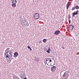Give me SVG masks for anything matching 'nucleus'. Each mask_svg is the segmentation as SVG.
Listing matches in <instances>:
<instances>
[{
	"label": "nucleus",
	"instance_id": "obj_1",
	"mask_svg": "<svg viewBox=\"0 0 79 79\" xmlns=\"http://www.w3.org/2000/svg\"><path fill=\"white\" fill-rule=\"evenodd\" d=\"M34 17L36 19H38L40 17V15L38 13H36L34 15Z\"/></svg>",
	"mask_w": 79,
	"mask_h": 79
},
{
	"label": "nucleus",
	"instance_id": "obj_2",
	"mask_svg": "<svg viewBox=\"0 0 79 79\" xmlns=\"http://www.w3.org/2000/svg\"><path fill=\"white\" fill-rule=\"evenodd\" d=\"M78 12L79 10H78L77 11H76L75 12L74 11L73 13H72V14H73L72 15V17H75V18H76V16H75V15H78Z\"/></svg>",
	"mask_w": 79,
	"mask_h": 79
},
{
	"label": "nucleus",
	"instance_id": "obj_3",
	"mask_svg": "<svg viewBox=\"0 0 79 79\" xmlns=\"http://www.w3.org/2000/svg\"><path fill=\"white\" fill-rule=\"evenodd\" d=\"M56 66H54L51 68V71H55V70H56Z\"/></svg>",
	"mask_w": 79,
	"mask_h": 79
},
{
	"label": "nucleus",
	"instance_id": "obj_4",
	"mask_svg": "<svg viewBox=\"0 0 79 79\" xmlns=\"http://www.w3.org/2000/svg\"><path fill=\"white\" fill-rule=\"evenodd\" d=\"M74 29V26L72 25H70L69 26V29L72 31Z\"/></svg>",
	"mask_w": 79,
	"mask_h": 79
},
{
	"label": "nucleus",
	"instance_id": "obj_5",
	"mask_svg": "<svg viewBox=\"0 0 79 79\" xmlns=\"http://www.w3.org/2000/svg\"><path fill=\"white\" fill-rule=\"evenodd\" d=\"M60 30H57L55 32L54 34L55 35H58L60 34Z\"/></svg>",
	"mask_w": 79,
	"mask_h": 79
},
{
	"label": "nucleus",
	"instance_id": "obj_6",
	"mask_svg": "<svg viewBox=\"0 0 79 79\" xmlns=\"http://www.w3.org/2000/svg\"><path fill=\"white\" fill-rule=\"evenodd\" d=\"M18 55V52H15L14 53V56L15 58H16Z\"/></svg>",
	"mask_w": 79,
	"mask_h": 79
},
{
	"label": "nucleus",
	"instance_id": "obj_7",
	"mask_svg": "<svg viewBox=\"0 0 79 79\" xmlns=\"http://www.w3.org/2000/svg\"><path fill=\"white\" fill-rule=\"evenodd\" d=\"M16 3H12V6L13 8H15L16 6Z\"/></svg>",
	"mask_w": 79,
	"mask_h": 79
},
{
	"label": "nucleus",
	"instance_id": "obj_8",
	"mask_svg": "<svg viewBox=\"0 0 79 79\" xmlns=\"http://www.w3.org/2000/svg\"><path fill=\"white\" fill-rule=\"evenodd\" d=\"M48 60L49 59H47L46 61V64L47 65H49V63H50V61H48Z\"/></svg>",
	"mask_w": 79,
	"mask_h": 79
},
{
	"label": "nucleus",
	"instance_id": "obj_9",
	"mask_svg": "<svg viewBox=\"0 0 79 79\" xmlns=\"http://www.w3.org/2000/svg\"><path fill=\"white\" fill-rule=\"evenodd\" d=\"M26 23H24L23 25H25V26H29V23H28L27 21H26Z\"/></svg>",
	"mask_w": 79,
	"mask_h": 79
},
{
	"label": "nucleus",
	"instance_id": "obj_10",
	"mask_svg": "<svg viewBox=\"0 0 79 79\" xmlns=\"http://www.w3.org/2000/svg\"><path fill=\"white\" fill-rule=\"evenodd\" d=\"M12 3H17V1L16 0H12Z\"/></svg>",
	"mask_w": 79,
	"mask_h": 79
},
{
	"label": "nucleus",
	"instance_id": "obj_11",
	"mask_svg": "<svg viewBox=\"0 0 79 79\" xmlns=\"http://www.w3.org/2000/svg\"><path fill=\"white\" fill-rule=\"evenodd\" d=\"M69 2H68L66 5V8L67 10H68V8H69Z\"/></svg>",
	"mask_w": 79,
	"mask_h": 79
},
{
	"label": "nucleus",
	"instance_id": "obj_12",
	"mask_svg": "<svg viewBox=\"0 0 79 79\" xmlns=\"http://www.w3.org/2000/svg\"><path fill=\"white\" fill-rule=\"evenodd\" d=\"M11 51H9V52H9L8 53V55H12L11 54Z\"/></svg>",
	"mask_w": 79,
	"mask_h": 79
},
{
	"label": "nucleus",
	"instance_id": "obj_13",
	"mask_svg": "<svg viewBox=\"0 0 79 79\" xmlns=\"http://www.w3.org/2000/svg\"><path fill=\"white\" fill-rule=\"evenodd\" d=\"M43 42L44 43H46L47 42V39H44L43 40Z\"/></svg>",
	"mask_w": 79,
	"mask_h": 79
},
{
	"label": "nucleus",
	"instance_id": "obj_14",
	"mask_svg": "<svg viewBox=\"0 0 79 79\" xmlns=\"http://www.w3.org/2000/svg\"><path fill=\"white\" fill-rule=\"evenodd\" d=\"M75 7V9L76 10H78V9H79V6H78V5L76 6Z\"/></svg>",
	"mask_w": 79,
	"mask_h": 79
},
{
	"label": "nucleus",
	"instance_id": "obj_15",
	"mask_svg": "<svg viewBox=\"0 0 79 79\" xmlns=\"http://www.w3.org/2000/svg\"><path fill=\"white\" fill-rule=\"evenodd\" d=\"M46 52L48 53H50V50L48 49L47 51H46Z\"/></svg>",
	"mask_w": 79,
	"mask_h": 79
},
{
	"label": "nucleus",
	"instance_id": "obj_16",
	"mask_svg": "<svg viewBox=\"0 0 79 79\" xmlns=\"http://www.w3.org/2000/svg\"><path fill=\"white\" fill-rule=\"evenodd\" d=\"M48 60V61H49L50 62H52V60H51V59H50V58H48L47 60Z\"/></svg>",
	"mask_w": 79,
	"mask_h": 79
},
{
	"label": "nucleus",
	"instance_id": "obj_17",
	"mask_svg": "<svg viewBox=\"0 0 79 79\" xmlns=\"http://www.w3.org/2000/svg\"><path fill=\"white\" fill-rule=\"evenodd\" d=\"M9 52H7L6 53L4 54V55H5V56L6 55H8V53Z\"/></svg>",
	"mask_w": 79,
	"mask_h": 79
},
{
	"label": "nucleus",
	"instance_id": "obj_18",
	"mask_svg": "<svg viewBox=\"0 0 79 79\" xmlns=\"http://www.w3.org/2000/svg\"><path fill=\"white\" fill-rule=\"evenodd\" d=\"M39 60H40V59H39V58H36L35 59V60H37V61H36L37 62L38 61H39Z\"/></svg>",
	"mask_w": 79,
	"mask_h": 79
},
{
	"label": "nucleus",
	"instance_id": "obj_19",
	"mask_svg": "<svg viewBox=\"0 0 79 79\" xmlns=\"http://www.w3.org/2000/svg\"><path fill=\"white\" fill-rule=\"evenodd\" d=\"M8 57L7 58H11V57H13V55H8Z\"/></svg>",
	"mask_w": 79,
	"mask_h": 79
},
{
	"label": "nucleus",
	"instance_id": "obj_20",
	"mask_svg": "<svg viewBox=\"0 0 79 79\" xmlns=\"http://www.w3.org/2000/svg\"><path fill=\"white\" fill-rule=\"evenodd\" d=\"M66 75V72H65L64 73V74H63V77H65Z\"/></svg>",
	"mask_w": 79,
	"mask_h": 79
},
{
	"label": "nucleus",
	"instance_id": "obj_21",
	"mask_svg": "<svg viewBox=\"0 0 79 79\" xmlns=\"http://www.w3.org/2000/svg\"><path fill=\"white\" fill-rule=\"evenodd\" d=\"M76 9V8H75V7H73L72 8V10L73 11V10H74Z\"/></svg>",
	"mask_w": 79,
	"mask_h": 79
},
{
	"label": "nucleus",
	"instance_id": "obj_22",
	"mask_svg": "<svg viewBox=\"0 0 79 79\" xmlns=\"http://www.w3.org/2000/svg\"><path fill=\"white\" fill-rule=\"evenodd\" d=\"M26 20H23V23H26Z\"/></svg>",
	"mask_w": 79,
	"mask_h": 79
},
{
	"label": "nucleus",
	"instance_id": "obj_23",
	"mask_svg": "<svg viewBox=\"0 0 79 79\" xmlns=\"http://www.w3.org/2000/svg\"><path fill=\"white\" fill-rule=\"evenodd\" d=\"M68 16L69 17L68 18V19H70V18H71V15H68Z\"/></svg>",
	"mask_w": 79,
	"mask_h": 79
},
{
	"label": "nucleus",
	"instance_id": "obj_24",
	"mask_svg": "<svg viewBox=\"0 0 79 79\" xmlns=\"http://www.w3.org/2000/svg\"><path fill=\"white\" fill-rule=\"evenodd\" d=\"M15 79H20L18 77H16L15 78Z\"/></svg>",
	"mask_w": 79,
	"mask_h": 79
},
{
	"label": "nucleus",
	"instance_id": "obj_25",
	"mask_svg": "<svg viewBox=\"0 0 79 79\" xmlns=\"http://www.w3.org/2000/svg\"><path fill=\"white\" fill-rule=\"evenodd\" d=\"M11 60H13V57H10L9 58V60H10V59H11Z\"/></svg>",
	"mask_w": 79,
	"mask_h": 79
},
{
	"label": "nucleus",
	"instance_id": "obj_26",
	"mask_svg": "<svg viewBox=\"0 0 79 79\" xmlns=\"http://www.w3.org/2000/svg\"><path fill=\"white\" fill-rule=\"evenodd\" d=\"M69 24H70V23H71V20H70V19H69Z\"/></svg>",
	"mask_w": 79,
	"mask_h": 79
},
{
	"label": "nucleus",
	"instance_id": "obj_27",
	"mask_svg": "<svg viewBox=\"0 0 79 79\" xmlns=\"http://www.w3.org/2000/svg\"><path fill=\"white\" fill-rule=\"evenodd\" d=\"M9 49H9V48H8V49L7 48L6 49V50L7 51V52H10V51H9Z\"/></svg>",
	"mask_w": 79,
	"mask_h": 79
},
{
	"label": "nucleus",
	"instance_id": "obj_28",
	"mask_svg": "<svg viewBox=\"0 0 79 79\" xmlns=\"http://www.w3.org/2000/svg\"><path fill=\"white\" fill-rule=\"evenodd\" d=\"M27 48L28 49H30V48H31V47L28 46H27Z\"/></svg>",
	"mask_w": 79,
	"mask_h": 79
},
{
	"label": "nucleus",
	"instance_id": "obj_29",
	"mask_svg": "<svg viewBox=\"0 0 79 79\" xmlns=\"http://www.w3.org/2000/svg\"><path fill=\"white\" fill-rule=\"evenodd\" d=\"M53 65H52L51 64H49V65H48V66H53Z\"/></svg>",
	"mask_w": 79,
	"mask_h": 79
},
{
	"label": "nucleus",
	"instance_id": "obj_30",
	"mask_svg": "<svg viewBox=\"0 0 79 79\" xmlns=\"http://www.w3.org/2000/svg\"><path fill=\"white\" fill-rule=\"evenodd\" d=\"M48 50H51V49H50V47H49L48 48Z\"/></svg>",
	"mask_w": 79,
	"mask_h": 79
},
{
	"label": "nucleus",
	"instance_id": "obj_31",
	"mask_svg": "<svg viewBox=\"0 0 79 79\" xmlns=\"http://www.w3.org/2000/svg\"><path fill=\"white\" fill-rule=\"evenodd\" d=\"M6 58H8V55H6Z\"/></svg>",
	"mask_w": 79,
	"mask_h": 79
},
{
	"label": "nucleus",
	"instance_id": "obj_32",
	"mask_svg": "<svg viewBox=\"0 0 79 79\" xmlns=\"http://www.w3.org/2000/svg\"><path fill=\"white\" fill-rule=\"evenodd\" d=\"M41 42H42V41L40 40L39 41V44H40V43H41Z\"/></svg>",
	"mask_w": 79,
	"mask_h": 79
},
{
	"label": "nucleus",
	"instance_id": "obj_33",
	"mask_svg": "<svg viewBox=\"0 0 79 79\" xmlns=\"http://www.w3.org/2000/svg\"><path fill=\"white\" fill-rule=\"evenodd\" d=\"M62 48H63V50H64V47H62Z\"/></svg>",
	"mask_w": 79,
	"mask_h": 79
},
{
	"label": "nucleus",
	"instance_id": "obj_34",
	"mask_svg": "<svg viewBox=\"0 0 79 79\" xmlns=\"http://www.w3.org/2000/svg\"><path fill=\"white\" fill-rule=\"evenodd\" d=\"M30 50L31 51H32V49H31V48H30Z\"/></svg>",
	"mask_w": 79,
	"mask_h": 79
},
{
	"label": "nucleus",
	"instance_id": "obj_35",
	"mask_svg": "<svg viewBox=\"0 0 79 79\" xmlns=\"http://www.w3.org/2000/svg\"><path fill=\"white\" fill-rule=\"evenodd\" d=\"M11 60L12 59H10V60H9V61H10V62H11Z\"/></svg>",
	"mask_w": 79,
	"mask_h": 79
},
{
	"label": "nucleus",
	"instance_id": "obj_36",
	"mask_svg": "<svg viewBox=\"0 0 79 79\" xmlns=\"http://www.w3.org/2000/svg\"><path fill=\"white\" fill-rule=\"evenodd\" d=\"M7 52V51H6V50L5 51V52H6H6Z\"/></svg>",
	"mask_w": 79,
	"mask_h": 79
},
{
	"label": "nucleus",
	"instance_id": "obj_37",
	"mask_svg": "<svg viewBox=\"0 0 79 79\" xmlns=\"http://www.w3.org/2000/svg\"><path fill=\"white\" fill-rule=\"evenodd\" d=\"M21 78H23V77L22 76H21Z\"/></svg>",
	"mask_w": 79,
	"mask_h": 79
},
{
	"label": "nucleus",
	"instance_id": "obj_38",
	"mask_svg": "<svg viewBox=\"0 0 79 79\" xmlns=\"http://www.w3.org/2000/svg\"><path fill=\"white\" fill-rule=\"evenodd\" d=\"M55 62H54V64H53V65H55Z\"/></svg>",
	"mask_w": 79,
	"mask_h": 79
},
{
	"label": "nucleus",
	"instance_id": "obj_39",
	"mask_svg": "<svg viewBox=\"0 0 79 79\" xmlns=\"http://www.w3.org/2000/svg\"><path fill=\"white\" fill-rule=\"evenodd\" d=\"M9 63H10V61H9Z\"/></svg>",
	"mask_w": 79,
	"mask_h": 79
},
{
	"label": "nucleus",
	"instance_id": "obj_40",
	"mask_svg": "<svg viewBox=\"0 0 79 79\" xmlns=\"http://www.w3.org/2000/svg\"><path fill=\"white\" fill-rule=\"evenodd\" d=\"M54 61V62H55V60Z\"/></svg>",
	"mask_w": 79,
	"mask_h": 79
}]
</instances>
